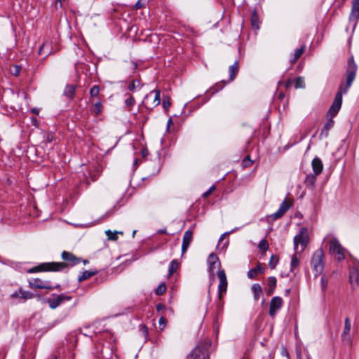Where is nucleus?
I'll return each mask as SVG.
<instances>
[{
  "instance_id": "1",
  "label": "nucleus",
  "mask_w": 359,
  "mask_h": 359,
  "mask_svg": "<svg viewBox=\"0 0 359 359\" xmlns=\"http://www.w3.org/2000/svg\"><path fill=\"white\" fill-rule=\"evenodd\" d=\"M358 67L351 56L348 60L346 69V83L341 85L339 91L337 93L334 100L328 111V114L333 117L337 114L342 104V95L346 94L355 79Z\"/></svg>"
},
{
  "instance_id": "2",
  "label": "nucleus",
  "mask_w": 359,
  "mask_h": 359,
  "mask_svg": "<svg viewBox=\"0 0 359 359\" xmlns=\"http://www.w3.org/2000/svg\"><path fill=\"white\" fill-rule=\"evenodd\" d=\"M66 267L67 264L63 262H46L29 269L27 272L34 273L41 271H60Z\"/></svg>"
},
{
  "instance_id": "3",
  "label": "nucleus",
  "mask_w": 359,
  "mask_h": 359,
  "mask_svg": "<svg viewBox=\"0 0 359 359\" xmlns=\"http://www.w3.org/2000/svg\"><path fill=\"white\" fill-rule=\"evenodd\" d=\"M324 252L322 248L316 250L311 260V265L315 276L321 274L324 269Z\"/></svg>"
},
{
  "instance_id": "4",
  "label": "nucleus",
  "mask_w": 359,
  "mask_h": 359,
  "mask_svg": "<svg viewBox=\"0 0 359 359\" xmlns=\"http://www.w3.org/2000/svg\"><path fill=\"white\" fill-rule=\"evenodd\" d=\"M309 241L308 230L306 227H302L298 234L294 237V250L297 252L299 245L301 246V252H303Z\"/></svg>"
},
{
  "instance_id": "5",
  "label": "nucleus",
  "mask_w": 359,
  "mask_h": 359,
  "mask_svg": "<svg viewBox=\"0 0 359 359\" xmlns=\"http://www.w3.org/2000/svg\"><path fill=\"white\" fill-rule=\"evenodd\" d=\"M210 343L205 341L196 346V347L189 353L187 359H209L208 346Z\"/></svg>"
},
{
  "instance_id": "6",
  "label": "nucleus",
  "mask_w": 359,
  "mask_h": 359,
  "mask_svg": "<svg viewBox=\"0 0 359 359\" xmlns=\"http://www.w3.org/2000/svg\"><path fill=\"white\" fill-rule=\"evenodd\" d=\"M345 249L339 243L336 238H332L329 242V252L334 255L338 261L343 260L345 258Z\"/></svg>"
},
{
  "instance_id": "7",
  "label": "nucleus",
  "mask_w": 359,
  "mask_h": 359,
  "mask_svg": "<svg viewBox=\"0 0 359 359\" xmlns=\"http://www.w3.org/2000/svg\"><path fill=\"white\" fill-rule=\"evenodd\" d=\"M161 102V91L160 90L156 89L153 91H151L149 94H147L143 101V103L146 108L147 109H153L154 107L158 106Z\"/></svg>"
},
{
  "instance_id": "8",
  "label": "nucleus",
  "mask_w": 359,
  "mask_h": 359,
  "mask_svg": "<svg viewBox=\"0 0 359 359\" xmlns=\"http://www.w3.org/2000/svg\"><path fill=\"white\" fill-rule=\"evenodd\" d=\"M72 297L65 294H60L55 297L48 299V303L50 309H55L59 306L62 302L69 301Z\"/></svg>"
},
{
  "instance_id": "9",
  "label": "nucleus",
  "mask_w": 359,
  "mask_h": 359,
  "mask_svg": "<svg viewBox=\"0 0 359 359\" xmlns=\"http://www.w3.org/2000/svg\"><path fill=\"white\" fill-rule=\"evenodd\" d=\"M283 299L280 297H273L270 301L269 313L270 316L273 317L276 314L277 311L283 306Z\"/></svg>"
},
{
  "instance_id": "10",
  "label": "nucleus",
  "mask_w": 359,
  "mask_h": 359,
  "mask_svg": "<svg viewBox=\"0 0 359 359\" xmlns=\"http://www.w3.org/2000/svg\"><path fill=\"white\" fill-rule=\"evenodd\" d=\"M29 286L31 288L35 289H53L50 281L42 280L41 279L39 278H34L30 280L29 281Z\"/></svg>"
},
{
  "instance_id": "11",
  "label": "nucleus",
  "mask_w": 359,
  "mask_h": 359,
  "mask_svg": "<svg viewBox=\"0 0 359 359\" xmlns=\"http://www.w3.org/2000/svg\"><path fill=\"white\" fill-rule=\"evenodd\" d=\"M208 271L210 275L214 276V269L215 268H219L221 266V263L219 260L218 257L214 253H211L208 258Z\"/></svg>"
},
{
  "instance_id": "12",
  "label": "nucleus",
  "mask_w": 359,
  "mask_h": 359,
  "mask_svg": "<svg viewBox=\"0 0 359 359\" xmlns=\"http://www.w3.org/2000/svg\"><path fill=\"white\" fill-rule=\"evenodd\" d=\"M217 276L219 280L218 291L221 294L222 292H225L227 289V280L224 270H219L217 272Z\"/></svg>"
},
{
  "instance_id": "13",
  "label": "nucleus",
  "mask_w": 359,
  "mask_h": 359,
  "mask_svg": "<svg viewBox=\"0 0 359 359\" xmlns=\"http://www.w3.org/2000/svg\"><path fill=\"white\" fill-rule=\"evenodd\" d=\"M359 19V0H353L351 6V13L350 14L349 20L354 22L355 25L358 20Z\"/></svg>"
},
{
  "instance_id": "14",
  "label": "nucleus",
  "mask_w": 359,
  "mask_h": 359,
  "mask_svg": "<svg viewBox=\"0 0 359 359\" xmlns=\"http://www.w3.org/2000/svg\"><path fill=\"white\" fill-rule=\"evenodd\" d=\"M62 258L65 261L69 262L72 266H75L81 262L80 258L76 257L72 253L67 251L62 252Z\"/></svg>"
},
{
  "instance_id": "15",
  "label": "nucleus",
  "mask_w": 359,
  "mask_h": 359,
  "mask_svg": "<svg viewBox=\"0 0 359 359\" xmlns=\"http://www.w3.org/2000/svg\"><path fill=\"white\" fill-rule=\"evenodd\" d=\"M193 239V232L190 230H187L184 232L183 236V241L182 244V253L185 252L188 248L189 247L190 243H191Z\"/></svg>"
},
{
  "instance_id": "16",
  "label": "nucleus",
  "mask_w": 359,
  "mask_h": 359,
  "mask_svg": "<svg viewBox=\"0 0 359 359\" xmlns=\"http://www.w3.org/2000/svg\"><path fill=\"white\" fill-rule=\"evenodd\" d=\"M12 298H22L24 300L32 299L34 297V294L29 291H25L22 289V287L19 288L18 291L14 292L11 294Z\"/></svg>"
},
{
  "instance_id": "17",
  "label": "nucleus",
  "mask_w": 359,
  "mask_h": 359,
  "mask_svg": "<svg viewBox=\"0 0 359 359\" xmlns=\"http://www.w3.org/2000/svg\"><path fill=\"white\" fill-rule=\"evenodd\" d=\"M358 271L356 269H352L349 273V283L353 290H355L358 285Z\"/></svg>"
},
{
  "instance_id": "18",
  "label": "nucleus",
  "mask_w": 359,
  "mask_h": 359,
  "mask_svg": "<svg viewBox=\"0 0 359 359\" xmlns=\"http://www.w3.org/2000/svg\"><path fill=\"white\" fill-rule=\"evenodd\" d=\"M312 169L315 175H320L323 170L322 161L318 157H315L311 163Z\"/></svg>"
},
{
  "instance_id": "19",
  "label": "nucleus",
  "mask_w": 359,
  "mask_h": 359,
  "mask_svg": "<svg viewBox=\"0 0 359 359\" xmlns=\"http://www.w3.org/2000/svg\"><path fill=\"white\" fill-rule=\"evenodd\" d=\"M351 320H350L349 318L347 317L345 318L344 327L343 332L341 334V337H342L343 340L348 341L350 339L349 333L351 331Z\"/></svg>"
},
{
  "instance_id": "20",
  "label": "nucleus",
  "mask_w": 359,
  "mask_h": 359,
  "mask_svg": "<svg viewBox=\"0 0 359 359\" xmlns=\"http://www.w3.org/2000/svg\"><path fill=\"white\" fill-rule=\"evenodd\" d=\"M264 269L259 264L255 268L251 269L248 272V277L250 279H254L258 273H263Z\"/></svg>"
},
{
  "instance_id": "21",
  "label": "nucleus",
  "mask_w": 359,
  "mask_h": 359,
  "mask_svg": "<svg viewBox=\"0 0 359 359\" xmlns=\"http://www.w3.org/2000/svg\"><path fill=\"white\" fill-rule=\"evenodd\" d=\"M252 292L253 293L254 299L255 301H257L259 299L260 295L262 292V287L260 286L259 284L255 283L252 286Z\"/></svg>"
},
{
  "instance_id": "22",
  "label": "nucleus",
  "mask_w": 359,
  "mask_h": 359,
  "mask_svg": "<svg viewBox=\"0 0 359 359\" xmlns=\"http://www.w3.org/2000/svg\"><path fill=\"white\" fill-rule=\"evenodd\" d=\"M167 132L168 133H177L179 132V126L174 124L171 118L168 121Z\"/></svg>"
},
{
  "instance_id": "23",
  "label": "nucleus",
  "mask_w": 359,
  "mask_h": 359,
  "mask_svg": "<svg viewBox=\"0 0 359 359\" xmlns=\"http://www.w3.org/2000/svg\"><path fill=\"white\" fill-rule=\"evenodd\" d=\"M97 273V271L86 270L82 273V274L80 276H79L78 281L82 282L85 280H87V279L90 278V277L93 276L94 275H95Z\"/></svg>"
},
{
  "instance_id": "24",
  "label": "nucleus",
  "mask_w": 359,
  "mask_h": 359,
  "mask_svg": "<svg viewBox=\"0 0 359 359\" xmlns=\"http://www.w3.org/2000/svg\"><path fill=\"white\" fill-rule=\"evenodd\" d=\"M229 79L231 81H233L238 71V65L237 62H235L233 65L229 67Z\"/></svg>"
},
{
  "instance_id": "25",
  "label": "nucleus",
  "mask_w": 359,
  "mask_h": 359,
  "mask_svg": "<svg viewBox=\"0 0 359 359\" xmlns=\"http://www.w3.org/2000/svg\"><path fill=\"white\" fill-rule=\"evenodd\" d=\"M306 48V46L303 45L300 48H297L295 50L294 53V58L290 60L292 64L295 63L297 60L302 56L303 53L304 52Z\"/></svg>"
},
{
  "instance_id": "26",
  "label": "nucleus",
  "mask_w": 359,
  "mask_h": 359,
  "mask_svg": "<svg viewBox=\"0 0 359 359\" xmlns=\"http://www.w3.org/2000/svg\"><path fill=\"white\" fill-rule=\"evenodd\" d=\"M75 93V86L72 85L67 86L65 91L64 95L67 96V97L72 99L74 97Z\"/></svg>"
},
{
  "instance_id": "27",
  "label": "nucleus",
  "mask_w": 359,
  "mask_h": 359,
  "mask_svg": "<svg viewBox=\"0 0 359 359\" xmlns=\"http://www.w3.org/2000/svg\"><path fill=\"white\" fill-rule=\"evenodd\" d=\"M251 25L252 27L255 29H258L259 28V17L257 15L256 11H254L251 15Z\"/></svg>"
},
{
  "instance_id": "28",
  "label": "nucleus",
  "mask_w": 359,
  "mask_h": 359,
  "mask_svg": "<svg viewBox=\"0 0 359 359\" xmlns=\"http://www.w3.org/2000/svg\"><path fill=\"white\" fill-rule=\"evenodd\" d=\"M316 175H315V173L307 175L305 179V184L307 186H311L313 187L315 185L316 181Z\"/></svg>"
},
{
  "instance_id": "29",
  "label": "nucleus",
  "mask_w": 359,
  "mask_h": 359,
  "mask_svg": "<svg viewBox=\"0 0 359 359\" xmlns=\"http://www.w3.org/2000/svg\"><path fill=\"white\" fill-rule=\"evenodd\" d=\"M93 113L95 115V116H98L100 115L102 111V109H103V105L101 102V101H97L94 104H93Z\"/></svg>"
},
{
  "instance_id": "30",
  "label": "nucleus",
  "mask_w": 359,
  "mask_h": 359,
  "mask_svg": "<svg viewBox=\"0 0 359 359\" xmlns=\"http://www.w3.org/2000/svg\"><path fill=\"white\" fill-rule=\"evenodd\" d=\"M299 264V259L297 257V255L294 254L292 256L291 262H290V271L294 272V269Z\"/></svg>"
},
{
  "instance_id": "31",
  "label": "nucleus",
  "mask_w": 359,
  "mask_h": 359,
  "mask_svg": "<svg viewBox=\"0 0 359 359\" xmlns=\"http://www.w3.org/2000/svg\"><path fill=\"white\" fill-rule=\"evenodd\" d=\"M178 267H179V263L177 262V261L175 259L172 260L171 262L170 263L169 269H168L169 275L170 276L174 272H175L177 271V269H178Z\"/></svg>"
},
{
  "instance_id": "32",
  "label": "nucleus",
  "mask_w": 359,
  "mask_h": 359,
  "mask_svg": "<svg viewBox=\"0 0 359 359\" xmlns=\"http://www.w3.org/2000/svg\"><path fill=\"white\" fill-rule=\"evenodd\" d=\"M21 67L20 65H13L10 67L9 71L10 73L13 76H18L20 71Z\"/></svg>"
},
{
  "instance_id": "33",
  "label": "nucleus",
  "mask_w": 359,
  "mask_h": 359,
  "mask_svg": "<svg viewBox=\"0 0 359 359\" xmlns=\"http://www.w3.org/2000/svg\"><path fill=\"white\" fill-rule=\"evenodd\" d=\"M305 83L303 77L299 76L295 80V88H304Z\"/></svg>"
},
{
  "instance_id": "34",
  "label": "nucleus",
  "mask_w": 359,
  "mask_h": 359,
  "mask_svg": "<svg viewBox=\"0 0 359 359\" xmlns=\"http://www.w3.org/2000/svg\"><path fill=\"white\" fill-rule=\"evenodd\" d=\"M278 262V257L274 255L271 256L269 266L271 269H275Z\"/></svg>"
},
{
  "instance_id": "35",
  "label": "nucleus",
  "mask_w": 359,
  "mask_h": 359,
  "mask_svg": "<svg viewBox=\"0 0 359 359\" xmlns=\"http://www.w3.org/2000/svg\"><path fill=\"white\" fill-rule=\"evenodd\" d=\"M284 214H285V212H283L282 210H280L278 208V210L276 212H274L269 216V219H271L272 220H276V219H279L281 217H283Z\"/></svg>"
},
{
  "instance_id": "36",
  "label": "nucleus",
  "mask_w": 359,
  "mask_h": 359,
  "mask_svg": "<svg viewBox=\"0 0 359 359\" xmlns=\"http://www.w3.org/2000/svg\"><path fill=\"white\" fill-rule=\"evenodd\" d=\"M284 214H285V212H283L282 210H280L278 208V210L276 212H274L269 216V219H271L272 220H276V219H279L281 217H283Z\"/></svg>"
},
{
  "instance_id": "37",
  "label": "nucleus",
  "mask_w": 359,
  "mask_h": 359,
  "mask_svg": "<svg viewBox=\"0 0 359 359\" xmlns=\"http://www.w3.org/2000/svg\"><path fill=\"white\" fill-rule=\"evenodd\" d=\"M328 285V280L325 276H323L320 278V287L323 293L324 294L327 290Z\"/></svg>"
},
{
  "instance_id": "38",
  "label": "nucleus",
  "mask_w": 359,
  "mask_h": 359,
  "mask_svg": "<svg viewBox=\"0 0 359 359\" xmlns=\"http://www.w3.org/2000/svg\"><path fill=\"white\" fill-rule=\"evenodd\" d=\"M258 248L260 250L266 251L269 248V244L266 239H262L258 244Z\"/></svg>"
},
{
  "instance_id": "39",
  "label": "nucleus",
  "mask_w": 359,
  "mask_h": 359,
  "mask_svg": "<svg viewBox=\"0 0 359 359\" xmlns=\"http://www.w3.org/2000/svg\"><path fill=\"white\" fill-rule=\"evenodd\" d=\"M253 164V161H252L249 156H247L242 161V166L243 168L250 167Z\"/></svg>"
},
{
  "instance_id": "40",
  "label": "nucleus",
  "mask_w": 359,
  "mask_h": 359,
  "mask_svg": "<svg viewBox=\"0 0 359 359\" xmlns=\"http://www.w3.org/2000/svg\"><path fill=\"white\" fill-rule=\"evenodd\" d=\"M105 233H106V235L107 236L109 240L116 241L118 239L116 231L112 232L111 230H107V231H106Z\"/></svg>"
},
{
  "instance_id": "41",
  "label": "nucleus",
  "mask_w": 359,
  "mask_h": 359,
  "mask_svg": "<svg viewBox=\"0 0 359 359\" xmlns=\"http://www.w3.org/2000/svg\"><path fill=\"white\" fill-rule=\"evenodd\" d=\"M165 285L164 283H161L156 289V294L157 295H161L165 292Z\"/></svg>"
},
{
  "instance_id": "42",
  "label": "nucleus",
  "mask_w": 359,
  "mask_h": 359,
  "mask_svg": "<svg viewBox=\"0 0 359 359\" xmlns=\"http://www.w3.org/2000/svg\"><path fill=\"white\" fill-rule=\"evenodd\" d=\"M100 93V88L98 86H93L90 90V94L91 97H97Z\"/></svg>"
},
{
  "instance_id": "43",
  "label": "nucleus",
  "mask_w": 359,
  "mask_h": 359,
  "mask_svg": "<svg viewBox=\"0 0 359 359\" xmlns=\"http://www.w3.org/2000/svg\"><path fill=\"white\" fill-rule=\"evenodd\" d=\"M290 207L291 205L287 204L286 200L285 199L280 204L279 209L285 213Z\"/></svg>"
},
{
  "instance_id": "44",
  "label": "nucleus",
  "mask_w": 359,
  "mask_h": 359,
  "mask_svg": "<svg viewBox=\"0 0 359 359\" xmlns=\"http://www.w3.org/2000/svg\"><path fill=\"white\" fill-rule=\"evenodd\" d=\"M334 125V121L332 119H330L326 124L324 126L323 129L322 130V133H327L330 128H332Z\"/></svg>"
},
{
  "instance_id": "45",
  "label": "nucleus",
  "mask_w": 359,
  "mask_h": 359,
  "mask_svg": "<svg viewBox=\"0 0 359 359\" xmlns=\"http://www.w3.org/2000/svg\"><path fill=\"white\" fill-rule=\"evenodd\" d=\"M268 285L269 287L275 288L276 286V278L271 276L268 278Z\"/></svg>"
},
{
  "instance_id": "46",
  "label": "nucleus",
  "mask_w": 359,
  "mask_h": 359,
  "mask_svg": "<svg viewBox=\"0 0 359 359\" xmlns=\"http://www.w3.org/2000/svg\"><path fill=\"white\" fill-rule=\"evenodd\" d=\"M145 5V1L144 0H138L135 4L134 5V9L138 10L142 8H143Z\"/></svg>"
},
{
  "instance_id": "47",
  "label": "nucleus",
  "mask_w": 359,
  "mask_h": 359,
  "mask_svg": "<svg viewBox=\"0 0 359 359\" xmlns=\"http://www.w3.org/2000/svg\"><path fill=\"white\" fill-rule=\"evenodd\" d=\"M158 323H159V326H160L161 330H163L164 329L165 326L166 325L167 319L165 317L161 316L159 318Z\"/></svg>"
},
{
  "instance_id": "48",
  "label": "nucleus",
  "mask_w": 359,
  "mask_h": 359,
  "mask_svg": "<svg viewBox=\"0 0 359 359\" xmlns=\"http://www.w3.org/2000/svg\"><path fill=\"white\" fill-rule=\"evenodd\" d=\"M125 103L127 106L130 107L135 104V99L133 96L130 95L129 97H128L125 100Z\"/></svg>"
},
{
  "instance_id": "49",
  "label": "nucleus",
  "mask_w": 359,
  "mask_h": 359,
  "mask_svg": "<svg viewBox=\"0 0 359 359\" xmlns=\"http://www.w3.org/2000/svg\"><path fill=\"white\" fill-rule=\"evenodd\" d=\"M238 229V228H235L234 229L230 231H228V232H225L223 234L221 235L220 238H219V244H218V246L217 248H219V245H220V243L223 241V239L224 238V237L231 233H233L235 230H237Z\"/></svg>"
},
{
  "instance_id": "50",
  "label": "nucleus",
  "mask_w": 359,
  "mask_h": 359,
  "mask_svg": "<svg viewBox=\"0 0 359 359\" xmlns=\"http://www.w3.org/2000/svg\"><path fill=\"white\" fill-rule=\"evenodd\" d=\"M216 189L215 185L211 186L205 192L203 193V197H208Z\"/></svg>"
},
{
  "instance_id": "51",
  "label": "nucleus",
  "mask_w": 359,
  "mask_h": 359,
  "mask_svg": "<svg viewBox=\"0 0 359 359\" xmlns=\"http://www.w3.org/2000/svg\"><path fill=\"white\" fill-rule=\"evenodd\" d=\"M140 330L142 332V333L144 334V335L145 337H147L148 335V330H147V327L146 325H140Z\"/></svg>"
},
{
  "instance_id": "52",
  "label": "nucleus",
  "mask_w": 359,
  "mask_h": 359,
  "mask_svg": "<svg viewBox=\"0 0 359 359\" xmlns=\"http://www.w3.org/2000/svg\"><path fill=\"white\" fill-rule=\"evenodd\" d=\"M136 83H139L137 81H133L128 86V90H133L136 88Z\"/></svg>"
},
{
  "instance_id": "53",
  "label": "nucleus",
  "mask_w": 359,
  "mask_h": 359,
  "mask_svg": "<svg viewBox=\"0 0 359 359\" xmlns=\"http://www.w3.org/2000/svg\"><path fill=\"white\" fill-rule=\"evenodd\" d=\"M170 104H171L169 100H163V106L164 109H168L170 107Z\"/></svg>"
},
{
  "instance_id": "54",
  "label": "nucleus",
  "mask_w": 359,
  "mask_h": 359,
  "mask_svg": "<svg viewBox=\"0 0 359 359\" xmlns=\"http://www.w3.org/2000/svg\"><path fill=\"white\" fill-rule=\"evenodd\" d=\"M48 43H43L42 44V46H41L40 49H39V54H42V53H43V50H44L45 48H48Z\"/></svg>"
},
{
  "instance_id": "55",
  "label": "nucleus",
  "mask_w": 359,
  "mask_h": 359,
  "mask_svg": "<svg viewBox=\"0 0 359 359\" xmlns=\"http://www.w3.org/2000/svg\"><path fill=\"white\" fill-rule=\"evenodd\" d=\"M282 355L283 356H285L287 357V358H290V355H289V353L287 352V351L285 349V348H283L282 350V353H281Z\"/></svg>"
},
{
  "instance_id": "56",
  "label": "nucleus",
  "mask_w": 359,
  "mask_h": 359,
  "mask_svg": "<svg viewBox=\"0 0 359 359\" xmlns=\"http://www.w3.org/2000/svg\"><path fill=\"white\" fill-rule=\"evenodd\" d=\"M164 308H165V306H164L163 304H161V303H158V304L156 305V310H157L158 311H161V310L163 309Z\"/></svg>"
},
{
  "instance_id": "57",
  "label": "nucleus",
  "mask_w": 359,
  "mask_h": 359,
  "mask_svg": "<svg viewBox=\"0 0 359 359\" xmlns=\"http://www.w3.org/2000/svg\"><path fill=\"white\" fill-rule=\"evenodd\" d=\"M31 111H32L33 114H36V115H38V114H39L40 109H38V108H32V109H31Z\"/></svg>"
},
{
  "instance_id": "58",
  "label": "nucleus",
  "mask_w": 359,
  "mask_h": 359,
  "mask_svg": "<svg viewBox=\"0 0 359 359\" xmlns=\"http://www.w3.org/2000/svg\"><path fill=\"white\" fill-rule=\"evenodd\" d=\"M142 156L143 157H145L146 156L148 155V150L147 149H142Z\"/></svg>"
},
{
  "instance_id": "59",
  "label": "nucleus",
  "mask_w": 359,
  "mask_h": 359,
  "mask_svg": "<svg viewBox=\"0 0 359 359\" xmlns=\"http://www.w3.org/2000/svg\"><path fill=\"white\" fill-rule=\"evenodd\" d=\"M229 243V240L227 239V240L225 241V243H223V245H222V250L226 249V247L228 246Z\"/></svg>"
},
{
  "instance_id": "60",
  "label": "nucleus",
  "mask_w": 359,
  "mask_h": 359,
  "mask_svg": "<svg viewBox=\"0 0 359 359\" xmlns=\"http://www.w3.org/2000/svg\"><path fill=\"white\" fill-rule=\"evenodd\" d=\"M89 177L91 178V181H95L97 180L96 175H93L90 172H89Z\"/></svg>"
},
{
  "instance_id": "61",
  "label": "nucleus",
  "mask_w": 359,
  "mask_h": 359,
  "mask_svg": "<svg viewBox=\"0 0 359 359\" xmlns=\"http://www.w3.org/2000/svg\"><path fill=\"white\" fill-rule=\"evenodd\" d=\"M31 121H32V124H33L34 126H36V125H37V119H36V118L32 117V118H31Z\"/></svg>"
},
{
  "instance_id": "62",
  "label": "nucleus",
  "mask_w": 359,
  "mask_h": 359,
  "mask_svg": "<svg viewBox=\"0 0 359 359\" xmlns=\"http://www.w3.org/2000/svg\"><path fill=\"white\" fill-rule=\"evenodd\" d=\"M291 83H292V81L291 80H289V81H286L285 83V88H289L291 86Z\"/></svg>"
},
{
  "instance_id": "63",
  "label": "nucleus",
  "mask_w": 359,
  "mask_h": 359,
  "mask_svg": "<svg viewBox=\"0 0 359 359\" xmlns=\"http://www.w3.org/2000/svg\"><path fill=\"white\" fill-rule=\"evenodd\" d=\"M275 288L269 287L267 293L268 294H272L274 292Z\"/></svg>"
},
{
  "instance_id": "64",
  "label": "nucleus",
  "mask_w": 359,
  "mask_h": 359,
  "mask_svg": "<svg viewBox=\"0 0 359 359\" xmlns=\"http://www.w3.org/2000/svg\"><path fill=\"white\" fill-rule=\"evenodd\" d=\"M158 233L160 234L166 233V229H160L158 231Z\"/></svg>"
}]
</instances>
